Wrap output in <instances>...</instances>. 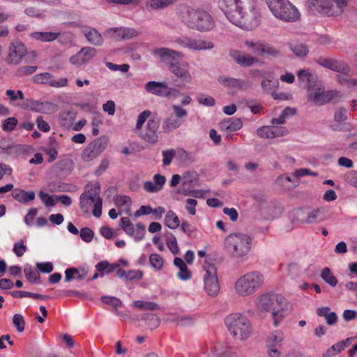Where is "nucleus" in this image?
Returning a JSON list of instances; mask_svg holds the SVG:
<instances>
[{"instance_id": "obj_57", "label": "nucleus", "mask_w": 357, "mask_h": 357, "mask_svg": "<svg viewBox=\"0 0 357 357\" xmlns=\"http://www.w3.org/2000/svg\"><path fill=\"white\" fill-rule=\"evenodd\" d=\"M17 124V119L15 117H9L6 119L2 125V129L6 132H10L15 129Z\"/></svg>"}, {"instance_id": "obj_31", "label": "nucleus", "mask_w": 357, "mask_h": 357, "mask_svg": "<svg viewBox=\"0 0 357 357\" xmlns=\"http://www.w3.org/2000/svg\"><path fill=\"white\" fill-rule=\"evenodd\" d=\"M174 265L177 266L180 270V271L177 274V276L179 279L182 280H187L191 278V273L188 270L187 265L181 258L175 257L174 259Z\"/></svg>"}, {"instance_id": "obj_32", "label": "nucleus", "mask_w": 357, "mask_h": 357, "mask_svg": "<svg viewBox=\"0 0 357 357\" xmlns=\"http://www.w3.org/2000/svg\"><path fill=\"white\" fill-rule=\"evenodd\" d=\"M87 273L84 269L79 271L76 268H68L65 271V281L70 282L73 279L82 280L86 277Z\"/></svg>"}, {"instance_id": "obj_24", "label": "nucleus", "mask_w": 357, "mask_h": 357, "mask_svg": "<svg viewBox=\"0 0 357 357\" xmlns=\"http://www.w3.org/2000/svg\"><path fill=\"white\" fill-rule=\"evenodd\" d=\"M229 55L238 64L245 67L250 66L258 61L257 59L237 50L231 51Z\"/></svg>"}, {"instance_id": "obj_21", "label": "nucleus", "mask_w": 357, "mask_h": 357, "mask_svg": "<svg viewBox=\"0 0 357 357\" xmlns=\"http://www.w3.org/2000/svg\"><path fill=\"white\" fill-rule=\"evenodd\" d=\"M282 303V304L279 302H277V304L274 303L272 305L271 310L269 311L271 312L275 327L279 325L282 318L288 313L289 304L284 297Z\"/></svg>"}, {"instance_id": "obj_46", "label": "nucleus", "mask_w": 357, "mask_h": 357, "mask_svg": "<svg viewBox=\"0 0 357 357\" xmlns=\"http://www.w3.org/2000/svg\"><path fill=\"white\" fill-rule=\"evenodd\" d=\"M37 68L36 66H20L17 69L15 75L19 77L32 75L36 71Z\"/></svg>"}, {"instance_id": "obj_2", "label": "nucleus", "mask_w": 357, "mask_h": 357, "mask_svg": "<svg viewBox=\"0 0 357 357\" xmlns=\"http://www.w3.org/2000/svg\"><path fill=\"white\" fill-rule=\"evenodd\" d=\"M182 21L188 27L200 31H210L213 28L212 17L205 10L195 9L188 6H181L179 11Z\"/></svg>"}, {"instance_id": "obj_42", "label": "nucleus", "mask_w": 357, "mask_h": 357, "mask_svg": "<svg viewBox=\"0 0 357 357\" xmlns=\"http://www.w3.org/2000/svg\"><path fill=\"white\" fill-rule=\"evenodd\" d=\"M280 51L273 45L268 43H262L259 56H270L276 58L279 56Z\"/></svg>"}, {"instance_id": "obj_34", "label": "nucleus", "mask_w": 357, "mask_h": 357, "mask_svg": "<svg viewBox=\"0 0 357 357\" xmlns=\"http://www.w3.org/2000/svg\"><path fill=\"white\" fill-rule=\"evenodd\" d=\"M290 49L293 53L298 57H305L309 53V48L307 45L300 42L291 43Z\"/></svg>"}, {"instance_id": "obj_3", "label": "nucleus", "mask_w": 357, "mask_h": 357, "mask_svg": "<svg viewBox=\"0 0 357 357\" xmlns=\"http://www.w3.org/2000/svg\"><path fill=\"white\" fill-rule=\"evenodd\" d=\"M252 238L243 233L229 234L224 241V248L232 259H242L251 249Z\"/></svg>"}, {"instance_id": "obj_39", "label": "nucleus", "mask_w": 357, "mask_h": 357, "mask_svg": "<svg viewBox=\"0 0 357 357\" xmlns=\"http://www.w3.org/2000/svg\"><path fill=\"white\" fill-rule=\"evenodd\" d=\"M321 278L330 286L334 287L337 284V279L331 273V269L325 267L322 269L321 273Z\"/></svg>"}, {"instance_id": "obj_60", "label": "nucleus", "mask_w": 357, "mask_h": 357, "mask_svg": "<svg viewBox=\"0 0 357 357\" xmlns=\"http://www.w3.org/2000/svg\"><path fill=\"white\" fill-rule=\"evenodd\" d=\"M151 112L149 110H144L141 112L138 116L136 123V129L141 130L143 124L145 123L146 119L151 116Z\"/></svg>"}, {"instance_id": "obj_16", "label": "nucleus", "mask_w": 357, "mask_h": 357, "mask_svg": "<svg viewBox=\"0 0 357 357\" xmlns=\"http://www.w3.org/2000/svg\"><path fill=\"white\" fill-rule=\"evenodd\" d=\"M100 183L96 182V183H89L85 188V191L82 195H86V196H91L95 198L97 201L96 204L93 206V215L96 218H99L102 214V200L100 197Z\"/></svg>"}, {"instance_id": "obj_53", "label": "nucleus", "mask_w": 357, "mask_h": 357, "mask_svg": "<svg viewBox=\"0 0 357 357\" xmlns=\"http://www.w3.org/2000/svg\"><path fill=\"white\" fill-rule=\"evenodd\" d=\"M257 135L261 138L264 139H272L273 131L272 126H261L257 130Z\"/></svg>"}, {"instance_id": "obj_38", "label": "nucleus", "mask_w": 357, "mask_h": 357, "mask_svg": "<svg viewBox=\"0 0 357 357\" xmlns=\"http://www.w3.org/2000/svg\"><path fill=\"white\" fill-rule=\"evenodd\" d=\"M142 319L146 321L151 330L158 328L160 324V319L152 313L144 314Z\"/></svg>"}, {"instance_id": "obj_51", "label": "nucleus", "mask_w": 357, "mask_h": 357, "mask_svg": "<svg viewBox=\"0 0 357 357\" xmlns=\"http://www.w3.org/2000/svg\"><path fill=\"white\" fill-rule=\"evenodd\" d=\"M13 323L18 332L22 333L24 331L25 321L22 314H14L13 317Z\"/></svg>"}, {"instance_id": "obj_10", "label": "nucleus", "mask_w": 357, "mask_h": 357, "mask_svg": "<svg viewBox=\"0 0 357 357\" xmlns=\"http://www.w3.org/2000/svg\"><path fill=\"white\" fill-rule=\"evenodd\" d=\"M173 43L183 48L193 50H211L214 47V44L210 40L195 39L185 36L174 38Z\"/></svg>"}, {"instance_id": "obj_55", "label": "nucleus", "mask_w": 357, "mask_h": 357, "mask_svg": "<svg viewBox=\"0 0 357 357\" xmlns=\"http://www.w3.org/2000/svg\"><path fill=\"white\" fill-rule=\"evenodd\" d=\"M332 2V6L335 8L336 13L338 15H342L345 8L348 5V0H330Z\"/></svg>"}, {"instance_id": "obj_20", "label": "nucleus", "mask_w": 357, "mask_h": 357, "mask_svg": "<svg viewBox=\"0 0 357 357\" xmlns=\"http://www.w3.org/2000/svg\"><path fill=\"white\" fill-rule=\"evenodd\" d=\"M145 89L149 93L162 97L170 96L172 92L176 91L174 89L169 88L164 82L155 81L147 82L145 85Z\"/></svg>"}, {"instance_id": "obj_50", "label": "nucleus", "mask_w": 357, "mask_h": 357, "mask_svg": "<svg viewBox=\"0 0 357 357\" xmlns=\"http://www.w3.org/2000/svg\"><path fill=\"white\" fill-rule=\"evenodd\" d=\"M344 350V344L341 342L333 344L330 349H328L324 354L323 357H331L337 354L340 353Z\"/></svg>"}, {"instance_id": "obj_29", "label": "nucleus", "mask_w": 357, "mask_h": 357, "mask_svg": "<svg viewBox=\"0 0 357 357\" xmlns=\"http://www.w3.org/2000/svg\"><path fill=\"white\" fill-rule=\"evenodd\" d=\"M60 35L59 32L36 31L31 33L30 36L34 40L47 43L56 40Z\"/></svg>"}, {"instance_id": "obj_15", "label": "nucleus", "mask_w": 357, "mask_h": 357, "mask_svg": "<svg viewBox=\"0 0 357 357\" xmlns=\"http://www.w3.org/2000/svg\"><path fill=\"white\" fill-rule=\"evenodd\" d=\"M25 108L32 112L43 114H52L58 110V106L53 102L39 101L33 99H26Z\"/></svg>"}, {"instance_id": "obj_59", "label": "nucleus", "mask_w": 357, "mask_h": 357, "mask_svg": "<svg viewBox=\"0 0 357 357\" xmlns=\"http://www.w3.org/2000/svg\"><path fill=\"white\" fill-rule=\"evenodd\" d=\"M80 238L84 242L89 243L93 238V231L89 227H83L79 232Z\"/></svg>"}, {"instance_id": "obj_23", "label": "nucleus", "mask_w": 357, "mask_h": 357, "mask_svg": "<svg viewBox=\"0 0 357 357\" xmlns=\"http://www.w3.org/2000/svg\"><path fill=\"white\" fill-rule=\"evenodd\" d=\"M243 127V121L239 118H227L219 123V129L221 131L232 132L239 130Z\"/></svg>"}, {"instance_id": "obj_19", "label": "nucleus", "mask_w": 357, "mask_h": 357, "mask_svg": "<svg viewBox=\"0 0 357 357\" xmlns=\"http://www.w3.org/2000/svg\"><path fill=\"white\" fill-rule=\"evenodd\" d=\"M153 55L158 58L160 61L166 63L169 66V63H174L172 61L175 60L176 57L182 59L183 54L176 50L167 48L160 47L153 50Z\"/></svg>"}, {"instance_id": "obj_63", "label": "nucleus", "mask_w": 357, "mask_h": 357, "mask_svg": "<svg viewBox=\"0 0 357 357\" xmlns=\"http://www.w3.org/2000/svg\"><path fill=\"white\" fill-rule=\"evenodd\" d=\"M114 201L117 206H130L131 204V199L126 195H117Z\"/></svg>"}, {"instance_id": "obj_27", "label": "nucleus", "mask_w": 357, "mask_h": 357, "mask_svg": "<svg viewBox=\"0 0 357 357\" xmlns=\"http://www.w3.org/2000/svg\"><path fill=\"white\" fill-rule=\"evenodd\" d=\"M182 124V121L175 118L171 115L165 118L162 123V131L165 133H170L171 132L178 129Z\"/></svg>"}, {"instance_id": "obj_64", "label": "nucleus", "mask_w": 357, "mask_h": 357, "mask_svg": "<svg viewBox=\"0 0 357 357\" xmlns=\"http://www.w3.org/2000/svg\"><path fill=\"white\" fill-rule=\"evenodd\" d=\"M176 155V151L174 149L167 150L162 151V162L163 165L167 166L169 165L174 157Z\"/></svg>"}, {"instance_id": "obj_49", "label": "nucleus", "mask_w": 357, "mask_h": 357, "mask_svg": "<svg viewBox=\"0 0 357 357\" xmlns=\"http://www.w3.org/2000/svg\"><path fill=\"white\" fill-rule=\"evenodd\" d=\"M349 111L344 107L337 108L334 114V120L336 122L341 123L345 121L348 119Z\"/></svg>"}, {"instance_id": "obj_22", "label": "nucleus", "mask_w": 357, "mask_h": 357, "mask_svg": "<svg viewBox=\"0 0 357 357\" xmlns=\"http://www.w3.org/2000/svg\"><path fill=\"white\" fill-rule=\"evenodd\" d=\"M282 296L273 294H263L257 298L258 305L267 312L271 310V306L274 303L277 304V302H279L282 304Z\"/></svg>"}, {"instance_id": "obj_30", "label": "nucleus", "mask_w": 357, "mask_h": 357, "mask_svg": "<svg viewBox=\"0 0 357 357\" xmlns=\"http://www.w3.org/2000/svg\"><path fill=\"white\" fill-rule=\"evenodd\" d=\"M116 275L120 278H124L126 280H139L143 277V272L140 270H130L126 271L123 269L119 268Z\"/></svg>"}, {"instance_id": "obj_52", "label": "nucleus", "mask_w": 357, "mask_h": 357, "mask_svg": "<svg viewBox=\"0 0 357 357\" xmlns=\"http://www.w3.org/2000/svg\"><path fill=\"white\" fill-rule=\"evenodd\" d=\"M166 243L169 250L174 255L178 253L179 249L178 247L177 241L173 234H170V236L167 238Z\"/></svg>"}, {"instance_id": "obj_7", "label": "nucleus", "mask_w": 357, "mask_h": 357, "mask_svg": "<svg viewBox=\"0 0 357 357\" xmlns=\"http://www.w3.org/2000/svg\"><path fill=\"white\" fill-rule=\"evenodd\" d=\"M204 289L211 296H216L220 291V284L218 280L217 269L214 264L206 263L204 266Z\"/></svg>"}, {"instance_id": "obj_37", "label": "nucleus", "mask_w": 357, "mask_h": 357, "mask_svg": "<svg viewBox=\"0 0 357 357\" xmlns=\"http://www.w3.org/2000/svg\"><path fill=\"white\" fill-rule=\"evenodd\" d=\"M76 117V113L73 110H64L59 116V120L63 126L69 127Z\"/></svg>"}, {"instance_id": "obj_62", "label": "nucleus", "mask_w": 357, "mask_h": 357, "mask_svg": "<svg viewBox=\"0 0 357 357\" xmlns=\"http://www.w3.org/2000/svg\"><path fill=\"white\" fill-rule=\"evenodd\" d=\"M80 52L86 63L96 55V50L93 47H86L82 48Z\"/></svg>"}, {"instance_id": "obj_33", "label": "nucleus", "mask_w": 357, "mask_h": 357, "mask_svg": "<svg viewBox=\"0 0 357 357\" xmlns=\"http://www.w3.org/2000/svg\"><path fill=\"white\" fill-rule=\"evenodd\" d=\"M114 32L118 40H128L137 36V31L130 28H116L114 29Z\"/></svg>"}, {"instance_id": "obj_28", "label": "nucleus", "mask_w": 357, "mask_h": 357, "mask_svg": "<svg viewBox=\"0 0 357 357\" xmlns=\"http://www.w3.org/2000/svg\"><path fill=\"white\" fill-rule=\"evenodd\" d=\"M11 195L16 201L22 204L33 201L36 197L33 191L26 192L21 189H15Z\"/></svg>"}, {"instance_id": "obj_17", "label": "nucleus", "mask_w": 357, "mask_h": 357, "mask_svg": "<svg viewBox=\"0 0 357 357\" xmlns=\"http://www.w3.org/2000/svg\"><path fill=\"white\" fill-rule=\"evenodd\" d=\"M26 53L27 50L23 43L21 41L12 43L9 47L8 63L14 65L19 64Z\"/></svg>"}, {"instance_id": "obj_25", "label": "nucleus", "mask_w": 357, "mask_h": 357, "mask_svg": "<svg viewBox=\"0 0 357 357\" xmlns=\"http://www.w3.org/2000/svg\"><path fill=\"white\" fill-rule=\"evenodd\" d=\"M218 81L222 85L232 89H242L248 85L244 80L227 76H220Z\"/></svg>"}, {"instance_id": "obj_48", "label": "nucleus", "mask_w": 357, "mask_h": 357, "mask_svg": "<svg viewBox=\"0 0 357 357\" xmlns=\"http://www.w3.org/2000/svg\"><path fill=\"white\" fill-rule=\"evenodd\" d=\"M328 69L341 73H347L349 71V67L345 63L335 59L333 60Z\"/></svg>"}, {"instance_id": "obj_5", "label": "nucleus", "mask_w": 357, "mask_h": 357, "mask_svg": "<svg viewBox=\"0 0 357 357\" xmlns=\"http://www.w3.org/2000/svg\"><path fill=\"white\" fill-rule=\"evenodd\" d=\"M272 14L285 22H294L301 18L298 8L288 0H266Z\"/></svg>"}, {"instance_id": "obj_1", "label": "nucleus", "mask_w": 357, "mask_h": 357, "mask_svg": "<svg viewBox=\"0 0 357 357\" xmlns=\"http://www.w3.org/2000/svg\"><path fill=\"white\" fill-rule=\"evenodd\" d=\"M248 0H219L218 6L226 17L234 24L247 30L257 27L260 14L255 6L247 10Z\"/></svg>"}, {"instance_id": "obj_18", "label": "nucleus", "mask_w": 357, "mask_h": 357, "mask_svg": "<svg viewBox=\"0 0 357 357\" xmlns=\"http://www.w3.org/2000/svg\"><path fill=\"white\" fill-rule=\"evenodd\" d=\"M32 81L36 84H48L55 88L64 87L68 84L67 78L63 77L56 80L54 75L50 73L37 74L33 77Z\"/></svg>"}, {"instance_id": "obj_35", "label": "nucleus", "mask_w": 357, "mask_h": 357, "mask_svg": "<svg viewBox=\"0 0 357 357\" xmlns=\"http://www.w3.org/2000/svg\"><path fill=\"white\" fill-rule=\"evenodd\" d=\"M24 272L26 279L31 283L39 284L40 282V276L38 271L29 264L24 266Z\"/></svg>"}, {"instance_id": "obj_14", "label": "nucleus", "mask_w": 357, "mask_h": 357, "mask_svg": "<svg viewBox=\"0 0 357 357\" xmlns=\"http://www.w3.org/2000/svg\"><path fill=\"white\" fill-rule=\"evenodd\" d=\"M160 120L156 117L148 120L144 129L140 132V137L145 142L150 144H156L158 141V130Z\"/></svg>"}, {"instance_id": "obj_54", "label": "nucleus", "mask_w": 357, "mask_h": 357, "mask_svg": "<svg viewBox=\"0 0 357 357\" xmlns=\"http://www.w3.org/2000/svg\"><path fill=\"white\" fill-rule=\"evenodd\" d=\"M145 233V226L141 222H137L136 224L135 231H134V234L132 237H133L137 241H142L144 238Z\"/></svg>"}, {"instance_id": "obj_4", "label": "nucleus", "mask_w": 357, "mask_h": 357, "mask_svg": "<svg viewBox=\"0 0 357 357\" xmlns=\"http://www.w3.org/2000/svg\"><path fill=\"white\" fill-rule=\"evenodd\" d=\"M264 278L259 271H252L238 278L234 284L236 294L247 297L254 294L263 285Z\"/></svg>"}, {"instance_id": "obj_13", "label": "nucleus", "mask_w": 357, "mask_h": 357, "mask_svg": "<svg viewBox=\"0 0 357 357\" xmlns=\"http://www.w3.org/2000/svg\"><path fill=\"white\" fill-rule=\"evenodd\" d=\"M284 340V335L280 330L271 332L266 339L267 354L270 357H280L281 352L277 349Z\"/></svg>"}, {"instance_id": "obj_6", "label": "nucleus", "mask_w": 357, "mask_h": 357, "mask_svg": "<svg viewBox=\"0 0 357 357\" xmlns=\"http://www.w3.org/2000/svg\"><path fill=\"white\" fill-rule=\"evenodd\" d=\"M225 323L232 336L237 340H247L252 331L249 319L241 313H232L226 317Z\"/></svg>"}, {"instance_id": "obj_9", "label": "nucleus", "mask_w": 357, "mask_h": 357, "mask_svg": "<svg viewBox=\"0 0 357 357\" xmlns=\"http://www.w3.org/2000/svg\"><path fill=\"white\" fill-rule=\"evenodd\" d=\"M189 66L190 65L187 62L169 63V70L177 77L179 83L176 86L180 89L184 88L186 84L192 82V77L189 71Z\"/></svg>"}, {"instance_id": "obj_56", "label": "nucleus", "mask_w": 357, "mask_h": 357, "mask_svg": "<svg viewBox=\"0 0 357 357\" xmlns=\"http://www.w3.org/2000/svg\"><path fill=\"white\" fill-rule=\"evenodd\" d=\"M197 100L199 104L207 107H213L215 104V100L213 97L204 94H199L197 97Z\"/></svg>"}, {"instance_id": "obj_47", "label": "nucleus", "mask_w": 357, "mask_h": 357, "mask_svg": "<svg viewBox=\"0 0 357 357\" xmlns=\"http://www.w3.org/2000/svg\"><path fill=\"white\" fill-rule=\"evenodd\" d=\"M149 261L151 266L157 271L161 270L163 266L164 260L158 254H151L149 257Z\"/></svg>"}, {"instance_id": "obj_40", "label": "nucleus", "mask_w": 357, "mask_h": 357, "mask_svg": "<svg viewBox=\"0 0 357 357\" xmlns=\"http://www.w3.org/2000/svg\"><path fill=\"white\" fill-rule=\"evenodd\" d=\"M176 1L177 0H150L148 6L152 9L159 10L169 7Z\"/></svg>"}, {"instance_id": "obj_41", "label": "nucleus", "mask_w": 357, "mask_h": 357, "mask_svg": "<svg viewBox=\"0 0 357 357\" xmlns=\"http://www.w3.org/2000/svg\"><path fill=\"white\" fill-rule=\"evenodd\" d=\"M96 199L91 196H86V195H81L79 197V206L81 209L84 213H88L90 210V206L92 204L94 205L96 203Z\"/></svg>"}, {"instance_id": "obj_45", "label": "nucleus", "mask_w": 357, "mask_h": 357, "mask_svg": "<svg viewBox=\"0 0 357 357\" xmlns=\"http://www.w3.org/2000/svg\"><path fill=\"white\" fill-rule=\"evenodd\" d=\"M321 211L319 208L314 209L307 213L304 222L306 224H314L323 220V218H320Z\"/></svg>"}, {"instance_id": "obj_43", "label": "nucleus", "mask_w": 357, "mask_h": 357, "mask_svg": "<svg viewBox=\"0 0 357 357\" xmlns=\"http://www.w3.org/2000/svg\"><path fill=\"white\" fill-rule=\"evenodd\" d=\"M134 306L143 310H159V305L154 302L136 301L134 302Z\"/></svg>"}, {"instance_id": "obj_26", "label": "nucleus", "mask_w": 357, "mask_h": 357, "mask_svg": "<svg viewBox=\"0 0 357 357\" xmlns=\"http://www.w3.org/2000/svg\"><path fill=\"white\" fill-rule=\"evenodd\" d=\"M297 77L299 81L305 84L308 91L315 86L317 77L307 70L301 69L297 72Z\"/></svg>"}, {"instance_id": "obj_8", "label": "nucleus", "mask_w": 357, "mask_h": 357, "mask_svg": "<svg viewBox=\"0 0 357 357\" xmlns=\"http://www.w3.org/2000/svg\"><path fill=\"white\" fill-rule=\"evenodd\" d=\"M342 98V93L336 90L325 91L323 89L318 87L314 91H308L307 100L314 103L316 106L324 105L332 100L337 99V102Z\"/></svg>"}, {"instance_id": "obj_44", "label": "nucleus", "mask_w": 357, "mask_h": 357, "mask_svg": "<svg viewBox=\"0 0 357 357\" xmlns=\"http://www.w3.org/2000/svg\"><path fill=\"white\" fill-rule=\"evenodd\" d=\"M88 41L95 45H100L102 43V38L96 29H92L85 34Z\"/></svg>"}, {"instance_id": "obj_61", "label": "nucleus", "mask_w": 357, "mask_h": 357, "mask_svg": "<svg viewBox=\"0 0 357 357\" xmlns=\"http://www.w3.org/2000/svg\"><path fill=\"white\" fill-rule=\"evenodd\" d=\"M261 87L264 91L270 92L275 89L278 85L277 81H273L268 79H264L261 83Z\"/></svg>"}, {"instance_id": "obj_36", "label": "nucleus", "mask_w": 357, "mask_h": 357, "mask_svg": "<svg viewBox=\"0 0 357 357\" xmlns=\"http://www.w3.org/2000/svg\"><path fill=\"white\" fill-rule=\"evenodd\" d=\"M165 225L169 229H175L179 226V219L173 211L167 212L165 216Z\"/></svg>"}, {"instance_id": "obj_11", "label": "nucleus", "mask_w": 357, "mask_h": 357, "mask_svg": "<svg viewBox=\"0 0 357 357\" xmlns=\"http://www.w3.org/2000/svg\"><path fill=\"white\" fill-rule=\"evenodd\" d=\"M306 7L313 14H321L331 17L339 16L330 0H307Z\"/></svg>"}, {"instance_id": "obj_58", "label": "nucleus", "mask_w": 357, "mask_h": 357, "mask_svg": "<svg viewBox=\"0 0 357 357\" xmlns=\"http://www.w3.org/2000/svg\"><path fill=\"white\" fill-rule=\"evenodd\" d=\"M101 301L104 303L111 305L115 308H118L122 305L121 301L119 298L114 296H104L101 297Z\"/></svg>"}, {"instance_id": "obj_12", "label": "nucleus", "mask_w": 357, "mask_h": 357, "mask_svg": "<svg viewBox=\"0 0 357 357\" xmlns=\"http://www.w3.org/2000/svg\"><path fill=\"white\" fill-rule=\"evenodd\" d=\"M107 146V142L103 138L96 139L93 142L89 143L83 150L82 158L84 161H91L97 158Z\"/></svg>"}]
</instances>
